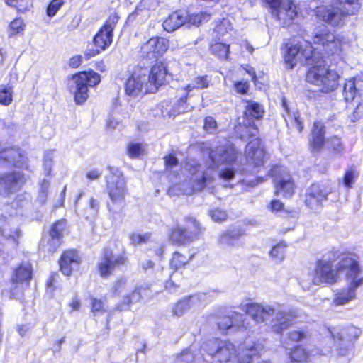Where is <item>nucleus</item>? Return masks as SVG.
Here are the masks:
<instances>
[{
	"mask_svg": "<svg viewBox=\"0 0 363 363\" xmlns=\"http://www.w3.org/2000/svg\"><path fill=\"white\" fill-rule=\"evenodd\" d=\"M206 347L207 352L220 363H251L252 358L262 349L259 344L245 342L237 354L233 343L228 341L218 342L216 339L208 340Z\"/></svg>",
	"mask_w": 363,
	"mask_h": 363,
	"instance_id": "nucleus-1",
	"label": "nucleus"
},
{
	"mask_svg": "<svg viewBox=\"0 0 363 363\" xmlns=\"http://www.w3.org/2000/svg\"><path fill=\"white\" fill-rule=\"evenodd\" d=\"M242 311L248 315L255 323H262L272 320V328L274 332L281 333L291 324L294 316L289 313L276 310L270 305H262L257 303L246 304L242 306Z\"/></svg>",
	"mask_w": 363,
	"mask_h": 363,
	"instance_id": "nucleus-2",
	"label": "nucleus"
},
{
	"mask_svg": "<svg viewBox=\"0 0 363 363\" xmlns=\"http://www.w3.org/2000/svg\"><path fill=\"white\" fill-rule=\"evenodd\" d=\"M339 6H320L317 7L316 15L323 21L333 26L344 24V17L356 14L360 9V0H332Z\"/></svg>",
	"mask_w": 363,
	"mask_h": 363,
	"instance_id": "nucleus-3",
	"label": "nucleus"
},
{
	"mask_svg": "<svg viewBox=\"0 0 363 363\" xmlns=\"http://www.w3.org/2000/svg\"><path fill=\"white\" fill-rule=\"evenodd\" d=\"M339 77L337 72L327 67L324 57L320 56L308 71L306 80L318 86L322 92L328 93L337 87Z\"/></svg>",
	"mask_w": 363,
	"mask_h": 363,
	"instance_id": "nucleus-4",
	"label": "nucleus"
},
{
	"mask_svg": "<svg viewBox=\"0 0 363 363\" xmlns=\"http://www.w3.org/2000/svg\"><path fill=\"white\" fill-rule=\"evenodd\" d=\"M319 57V52L313 50L308 42L301 43L292 39L285 45L284 58L289 69H292L298 63L311 67Z\"/></svg>",
	"mask_w": 363,
	"mask_h": 363,
	"instance_id": "nucleus-5",
	"label": "nucleus"
},
{
	"mask_svg": "<svg viewBox=\"0 0 363 363\" xmlns=\"http://www.w3.org/2000/svg\"><path fill=\"white\" fill-rule=\"evenodd\" d=\"M108 169L110 173L106 176V180L108 195L111 199L108 208L111 211L117 212L124 206L127 191L126 181L119 169L110 166Z\"/></svg>",
	"mask_w": 363,
	"mask_h": 363,
	"instance_id": "nucleus-6",
	"label": "nucleus"
},
{
	"mask_svg": "<svg viewBox=\"0 0 363 363\" xmlns=\"http://www.w3.org/2000/svg\"><path fill=\"white\" fill-rule=\"evenodd\" d=\"M337 263L340 279L345 278L348 284L354 286L363 284V272L359 266V257L353 253H343L337 256Z\"/></svg>",
	"mask_w": 363,
	"mask_h": 363,
	"instance_id": "nucleus-7",
	"label": "nucleus"
},
{
	"mask_svg": "<svg viewBox=\"0 0 363 363\" xmlns=\"http://www.w3.org/2000/svg\"><path fill=\"white\" fill-rule=\"evenodd\" d=\"M100 82V75L92 70L72 75L69 82V87L74 94L76 103L78 104L84 103L88 98V86H94Z\"/></svg>",
	"mask_w": 363,
	"mask_h": 363,
	"instance_id": "nucleus-8",
	"label": "nucleus"
},
{
	"mask_svg": "<svg viewBox=\"0 0 363 363\" xmlns=\"http://www.w3.org/2000/svg\"><path fill=\"white\" fill-rule=\"evenodd\" d=\"M184 228L177 226L172 230L170 240L177 245H184L196 239L202 232V227L196 219L191 216L185 218Z\"/></svg>",
	"mask_w": 363,
	"mask_h": 363,
	"instance_id": "nucleus-9",
	"label": "nucleus"
},
{
	"mask_svg": "<svg viewBox=\"0 0 363 363\" xmlns=\"http://www.w3.org/2000/svg\"><path fill=\"white\" fill-rule=\"evenodd\" d=\"M118 16L116 13L111 14L106 20L104 26L100 29L94 38V43L97 48L96 51L91 53H86L87 58L99 53L108 48L113 41V31L118 21Z\"/></svg>",
	"mask_w": 363,
	"mask_h": 363,
	"instance_id": "nucleus-10",
	"label": "nucleus"
},
{
	"mask_svg": "<svg viewBox=\"0 0 363 363\" xmlns=\"http://www.w3.org/2000/svg\"><path fill=\"white\" fill-rule=\"evenodd\" d=\"M313 42L328 55L336 54L342 50L341 38L335 36L325 26L314 33Z\"/></svg>",
	"mask_w": 363,
	"mask_h": 363,
	"instance_id": "nucleus-11",
	"label": "nucleus"
},
{
	"mask_svg": "<svg viewBox=\"0 0 363 363\" xmlns=\"http://www.w3.org/2000/svg\"><path fill=\"white\" fill-rule=\"evenodd\" d=\"M125 94L133 98L150 93L148 78L143 73L142 68L136 69L125 84Z\"/></svg>",
	"mask_w": 363,
	"mask_h": 363,
	"instance_id": "nucleus-12",
	"label": "nucleus"
},
{
	"mask_svg": "<svg viewBox=\"0 0 363 363\" xmlns=\"http://www.w3.org/2000/svg\"><path fill=\"white\" fill-rule=\"evenodd\" d=\"M340 280L339 273L337 272V264L335 266L333 264L331 259H323L317 262L313 283L319 285L323 283L334 284Z\"/></svg>",
	"mask_w": 363,
	"mask_h": 363,
	"instance_id": "nucleus-13",
	"label": "nucleus"
},
{
	"mask_svg": "<svg viewBox=\"0 0 363 363\" xmlns=\"http://www.w3.org/2000/svg\"><path fill=\"white\" fill-rule=\"evenodd\" d=\"M28 177L23 172L13 171L0 174V194L8 196L19 191Z\"/></svg>",
	"mask_w": 363,
	"mask_h": 363,
	"instance_id": "nucleus-14",
	"label": "nucleus"
},
{
	"mask_svg": "<svg viewBox=\"0 0 363 363\" xmlns=\"http://www.w3.org/2000/svg\"><path fill=\"white\" fill-rule=\"evenodd\" d=\"M272 172L274 174L275 194L285 198L291 197L295 184L290 173L279 167H274Z\"/></svg>",
	"mask_w": 363,
	"mask_h": 363,
	"instance_id": "nucleus-15",
	"label": "nucleus"
},
{
	"mask_svg": "<svg viewBox=\"0 0 363 363\" xmlns=\"http://www.w3.org/2000/svg\"><path fill=\"white\" fill-rule=\"evenodd\" d=\"M325 126L321 122L317 121L313 124V128L310 140V145L313 151L320 150L325 143ZM326 145L336 152L340 151L341 140L338 137H333L325 141Z\"/></svg>",
	"mask_w": 363,
	"mask_h": 363,
	"instance_id": "nucleus-16",
	"label": "nucleus"
},
{
	"mask_svg": "<svg viewBox=\"0 0 363 363\" xmlns=\"http://www.w3.org/2000/svg\"><path fill=\"white\" fill-rule=\"evenodd\" d=\"M143 72L148 78V84L150 87V93H155L158 88L168 82L171 74L168 73L166 65L159 62L154 65L150 69L142 68Z\"/></svg>",
	"mask_w": 363,
	"mask_h": 363,
	"instance_id": "nucleus-17",
	"label": "nucleus"
},
{
	"mask_svg": "<svg viewBox=\"0 0 363 363\" xmlns=\"http://www.w3.org/2000/svg\"><path fill=\"white\" fill-rule=\"evenodd\" d=\"M128 257L125 254L115 257L111 250L106 248L103 257L99 264V270L103 277L109 276L116 267L125 264Z\"/></svg>",
	"mask_w": 363,
	"mask_h": 363,
	"instance_id": "nucleus-18",
	"label": "nucleus"
},
{
	"mask_svg": "<svg viewBox=\"0 0 363 363\" xmlns=\"http://www.w3.org/2000/svg\"><path fill=\"white\" fill-rule=\"evenodd\" d=\"M330 190L323 184H313L306 193L305 203L312 210H318L322 202L327 199Z\"/></svg>",
	"mask_w": 363,
	"mask_h": 363,
	"instance_id": "nucleus-19",
	"label": "nucleus"
},
{
	"mask_svg": "<svg viewBox=\"0 0 363 363\" xmlns=\"http://www.w3.org/2000/svg\"><path fill=\"white\" fill-rule=\"evenodd\" d=\"M169 41L164 38H152L141 46L142 56L152 60L162 55L168 49Z\"/></svg>",
	"mask_w": 363,
	"mask_h": 363,
	"instance_id": "nucleus-20",
	"label": "nucleus"
},
{
	"mask_svg": "<svg viewBox=\"0 0 363 363\" xmlns=\"http://www.w3.org/2000/svg\"><path fill=\"white\" fill-rule=\"evenodd\" d=\"M245 157L250 166L259 167L263 165L265 152L258 138L252 139L246 145Z\"/></svg>",
	"mask_w": 363,
	"mask_h": 363,
	"instance_id": "nucleus-21",
	"label": "nucleus"
},
{
	"mask_svg": "<svg viewBox=\"0 0 363 363\" xmlns=\"http://www.w3.org/2000/svg\"><path fill=\"white\" fill-rule=\"evenodd\" d=\"M209 157L215 164H230L234 162L238 157V152L233 145L226 143L219 145L210 152Z\"/></svg>",
	"mask_w": 363,
	"mask_h": 363,
	"instance_id": "nucleus-22",
	"label": "nucleus"
},
{
	"mask_svg": "<svg viewBox=\"0 0 363 363\" xmlns=\"http://www.w3.org/2000/svg\"><path fill=\"white\" fill-rule=\"evenodd\" d=\"M0 235L6 240H11L15 245L18 243V240L21 234L16 217L13 216L9 218L4 216L0 217Z\"/></svg>",
	"mask_w": 363,
	"mask_h": 363,
	"instance_id": "nucleus-23",
	"label": "nucleus"
},
{
	"mask_svg": "<svg viewBox=\"0 0 363 363\" xmlns=\"http://www.w3.org/2000/svg\"><path fill=\"white\" fill-rule=\"evenodd\" d=\"M247 324L246 317L238 313H234L231 316H225L217 320V325L221 333L240 328L246 330L248 328Z\"/></svg>",
	"mask_w": 363,
	"mask_h": 363,
	"instance_id": "nucleus-24",
	"label": "nucleus"
},
{
	"mask_svg": "<svg viewBox=\"0 0 363 363\" xmlns=\"http://www.w3.org/2000/svg\"><path fill=\"white\" fill-rule=\"evenodd\" d=\"M205 297V294H199L183 298L175 304L173 308V313L177 316H182L187 311L199 308Z\"/></svg>",
	"mask_w": 363,
	"mask_h": 363,
	"instance_id": "nucleus-25",
	"label": "nucleus"
},
{
	"mask_svg": "<svg viewBox=\"0 0 363 363\" xmlns=\"http://www.w3.org/2000/svg\"><path fill=\"white\" fill-rule=\"evenodd\" d=\"M79 257L74 250L63 252L59 261L60 268L63 274L69 276L73 269L79 265Z\"/></svg>",
	"mask_w": 363,
	"mask_h": 363,
	"instance_id": "nucleus-26",
	"label": "nucleus"
},
{
	"mask_svg": "<svg viewBox=\"0 0 363 363\" xmlns=\"http://www.w3.org/2000/svg\"><path fill=\"white\" fill-rule=\"evenodd\" d=\"M26 159L18 147L5 148L0 151V162H8L18 167H23Z\"/></svg>",
	"mask_w": 363,
	"mask_h": 363,
	"instance_id": "nucleus-27",
	"label": "nucleus"
},
{
	"mask_svg": "<svg viewBox=\"0 0 363 363\" xmlns=\"http://www.w3.org/2000/svg\"><path fill=\"white\" fill-rule=\"evenodd\" d=\"M299 8L297 4L291 0H286L281 3L280 8L277 10V18L283 20L286 24L294 20L298 15Z\"/></svg>",
	"mask_w": 363,
	"mask_h": 363,
	"instance_id": "nucleus-28",
	"label": "nucleus"
},
{
	"mask_svg": "<svg viewBox=\"0 0 363 363\" xmlns=\"http://www.w3.org/2000/svg\"><path fill=\"white\" fill-rule=\"evenodd\" d=\"M362 91L363 79L362 78H352L345 83L343 94L347 101L353 100L357 94Z\"/></svg>",
	"mask_w": 363,
	"mask_h": 363,
	"instance_id": "nucleus-29",
	"label": "nucleus"
},
{
	"mask_svg": "<svg viewBox=\"0 0 363 363\" xmlns=\"http://www.w3.org/2000/svg\"><path fill=\"white\" fill-rule=\"evenodd\" d=\"M187 14L182 11H176L170 14L163 22L162 26L167 32H173L185 24Z\"/></svg>",
	"mask_w": 363,
	"mask_h": 363,
	"instance_id": "nucleus-30",
	"label": "nucleus"
},
{
	"mask_svg": "<svg viewBox=\"0 0 363 363\" xmlns=\"http://www.w3.org/2000/svg\"><path fill=\"white\" fill-rule=\"evenodd\" d=\"M244 235L245 230L243 228H233L222 233L219 236L218 242L221 245L232 247Z\"/></svg>",
	"mask_w": 363,
	"mask_h": 363,
	"instance_id": "nucleus-31",
	"label": "nucleus"
},
{
	"mask_svg": "<svg viewBox=\"0 0 363 363\" xmlns=\"http://www.w3.org/2000/svg\"><path fill=\"white\" fill-rule=\"evenodd\" d=\"M213 169H208L206 172H201V174H199L196 176L194 184L193 187L188 191H185L184 194H190L193 191H200L206 185H208L213 182V177L212 175Z\"/></svg>",
	"mask_w": 363,
	"mask_h": 363,
	"instance_id": "nucleus-32",
	"label": "nucleus"
},
{
	"mask_svg": "<svg viewBox=\"0 0 363 363\" xmlns=\"http://www.w3.org/2000/svg\"><path fill=\"white\" fill-rule=\"evenodd\" d=\"M211 83V78L207 75L205 76H199L196 77L191 83H189L184 90L186 92V94L184 96H181L179 99V104L183 105L186 103V100L187 98V94L191 91L193 89H205L209 86Z\"/></svg>",
	"mask_w": 363,
	"mask_h": 363,
	"instance_id": "nucleus-33",
	"label": "nucleus"
},
{
	"mask_svg": "<svg viewBox=\"0 0 363 363\" xmlns=\"http://www.w3.org/2000/svg\"><path fill=\"white\" fill-rule=\"evenodd\" d=\"M32 277V268L29 263H26L21 264L19 267H18L15 272L14 274L12 277L13 282L16 284L26 283L28 284V282L30 280Z\"/></svg>",
	"mask_w": 363,
	"mask_h": 363,
	"instance_id": "nucleus-34",
	"label": "nucleus"
},
{
	"mask_svg": "<svg viewBox=\"0 0 363 363\" xmlns=\"http://www.w3.org/2000/svg\"><path fill=\"white\" fill-rule=\"evenodd\" d=\"M359 286H354L353 284H348V287L342 289L335 294L333 303L336 306L345 305L355 297L356 290Z\"/></svg>",
	"mask_w": 363,
	"mask_h": 363,
	"instance_id": "nucleus-35",
	"label": "nucleus"
},
{
	"mask_svg": "<svg viewBox=\"0 0 363 363\" xmlns=\"http://www.w3.org/2000/svg\"><path fill=\"white\" fill-rule=\"evenodd\" d=\"M31 206V201L29 195H18L11 204V208L15 209L16 216L23 215Z\"/></svg>",
	"mask_w": 363,
	"mask_h": 363,
	"instance_id": "nucleus-36",
	"label": "nucleus"
},
{
	"mask_svg": "<svg viewBox=\"0 0 363 363\" xmlns=\"http://www.w3.org/2000/svg\"><path fill=\"white\" fill-rule=\"evenodd\" d=\"M62 240L58 238L50 236V234L43 237L40 242V247L49 253H54L60 246Z\"/></svg>",
	"mask_w": 363,
	"mask_h": 363,
	"instance_id": "nucleus-37",
	"label": "nucleus"
},
{
	"mask_svg": "<svg viewBox=\"0 0 363 363\" xmlns=\"http://www.w3.org/2000/svg\"><path fill=\"white\" fill-rule=\"evenodd\" d=\"M264 109L261 104L253 101H247L245 116L246 118H261L263 116Z\"/></svg>",
	"mask_w": 363,
	"mask_h": 363,
	"instance_id": "nucleus-38",
	"label": "nucleus"
},
{
	"mask_svg": "<svg viewBox=\"0 0 363 363\" xmlns=\"http://www.w3.org/2000/svg\"><path fill=\"white\" fill-rule=\"evenodd\" d=\"M360 335L361 330L359 328L354 326H350L338 334L337 338L342 341L352 342L357 340Z\"/></svg>",
	"mask_w": 363,
	"mask_h": 363,
	"instance_id": "nucleus-39",
	"label": "nucleus"
},
{
	"mask_svg": "<svg viewBox=\"0 0 363 363\" xmlns=\"http://www.w3.org/2000/svg\"><path fill=\"white\" fill-rule=\"evenodd\" d=\"M141 298V294L139 290L135 289L129 296L124 297L121 303L116 306L117 311L126 310L130 303L138 302Z\"/></svg>",
	"mask_w": 363,
	"mask_h": 363,
	"instance_id": "nucleus-40",
	"label": "nucleus"
},
{
	"mask_svg": "<svg viewBox=\"0 0 363 363\" xmlns=\"http://www.w3.org/2000/svg\"><path fill=\"white\" fill-rule=\"evenodd\" d=\"M289 356L293 362H307L309 359L308 353L301 347H296Z\"/></svg>",
	"mask_w": 363,
	"mask_h": 363,
	"instance_id": "nucleus-41",
	"label": "nucleus"
},
{
	"mask_svg": "<svg viewBox=\"0 0 363 363\" xmlns=\"http://www.w3.org/2000/svg\"><path fill=\"white\" fill-rule=\"evenodd\" d=\"M211 52L220 58L225 59L229 52V45L223 43L216 42L211 45Z\"/></svg>",
	"mask_w": 363,
	"mask_h": 363,
	"instance_id": "nucleus-42",
	"label": "nucleus"
},
{
	"mask_svg": "<svg viewBox=\"0 0 363 363\" xmlns=\"http://www.w3.org/2000/svg\"><path fill=\"white\" fill-rule=\"evenodd\" d=\"M13 101V89L11 86H0V104L9 106Z\"/></svg>",
	"mask_w": 363,
	"mask_h": 363,
	"instance_id": "nucleus-43",
	"label": "nucleus"
},
{
	"mask_svg": "<svg viewBox=\"0 0 363 363\" xmlns=\"http://www.w3.org/2000/svg\"><path fill=\"white\" fill-rule=\"evenodd\" d=\"M286 247V245L284 242L278 243L270 251V257L274 259L276 262H281L284 258Z\"/></svg>",
	"mask_w": 363,
	"mask_h": 363,
	"instance_id": "nucleus-44",
	"label": "nucleus"
},
{
	"mask_svg": "<svg viewBox=\"0 0 363 363\" xmlns=\"http://www.w3.org/2000/svg\"><path fill=\"white\" fill-rule=\"evenodd\" d=\"M66 226L67 221L65 220H58L51 226L48 234H50V236H54L62 240Z\"/></svg>",
	"mask_w": 363,
	"mask_h": 363,
	"instance_id": "nucleus-45",
	"label": "nucleus"
},
{
	"mask_svg": "<svg viewBox=\"0 0 363 363\" xmlns=\"http://www.w3.org/2000/svg\"><path fill=\"white\" fill-rule=\"evenodd\" d=\"M309 335V331L304 328L292 330L287 333L288 339L294 342L302 341Z\"/></svg>",
	"mask_w": 363,
	"mask_h": 363,
	"instance_id": "nucleus-46",
	"label": "nucleus"
},
{
	"mask_svg": "<svg viewBox=\"0 0 363 363\" xmlns=\"http://www.w3.org/2000/svg\"><path fill=\"white\" fill-rule=\"evenodd\" d=\"M282 106L284 108L285 111H286L289 118L291 120V125L295 126L297 128L298 131L301 133L303 128V126L302 121L300 120L298 113H295L294 116L291 118L290 114L289 113L287 103L285 99H282Z\"/></svg>",
	"mask_w": 363,
	"mask_h": 363,
	"instance_id": "nucleus-47",
	"label": "nucleus"
},
{
	"mask_svg": "<svg viewBox=\"0 0 363 363\" xmlns=\"http://www.w3.org/2000/svg\"><path fill=\"white\" fill-rule=\"evenodd\" d=\"M189 258L179 252H174L170 262L172 268L179 269L189 262Z\"/></svg>",
	"mask_w": 363,
	"mask_h": 363,
	"instance_id": "nucleus-48",
	"label": "nucleus"
},
{
	"mask_svg": "<svg viewBox=\"0 0 363 363\" xmlns=\"http://www.w3.org/2000/svg\"><path fill=\"white\" fill-rule=\"evenodd\" d=\"M196 346L193 345L190 347L184 350L178 358V362H192L195 359L196 354H194Z\"/></svg>",
	"mask_w": 363,
	"mask_h": 363,
	"instance_id": "nucleus-49",
	"label": "nucleus"
},
{
	"mask_svg": "<svg viewBox=\"0 0 363 363\" xmlns=\"http://www.w3.org/2000/svg\"><path fill=\"white\" fill-rule=\"evenodd\" d=\"M210 15L206 13L187 15L188 23L193 26H199L203 21H208Z\"/></svg>",
	"mask_w": 363,
	"mask_h": 363,
	"instance_id": "nucleus-50",
	"label": "nucleus"
},
{
	"mask_svg": "<svg viewBox=\"0 0 363 363\" xmlns=\"http://www.w3.org/2000/svg\"><path fill=\"white\" fill-rule=\"evenodd\" d=\"M150 238L151 234L149 233L143 234L132 233L130 235V242L134 245L147 243L150 240Z\"/></svg>",
	"mask_w": 363,
	"mask_h": 363,
	"instance_id": "nucleus-51",
	"label": "nucleus"
},
{
	"mask_svg": "<svg viewBox=\"0 0 363 363\" xmlns=\"http://www.w3.org/2000/svg\"><path fill=\"white\" fill-rule=\"evenodd\" d=\"M90 300L91 301V312L94 315L102 314L106 311L104 301L94 297H91Z\"/></svg>",
	"mask_w": 363,
	"mask_h": 363,
	"instance_id": "nucleus-52",
	"label": "nucleus"
},
{
	"mask_svg": "<svg viewBox=\"0 0 363 363\" xmlns=\"http://www.w3.org/2000/svg\"><path fill=\"white\" fill-rule=\"evenodd\" d=\"M359 176L358 172L354 169L353 167H351L347 170L345 172L343 183L344 185L347 187L350 188L352 185V184L354 182L355 179Z\"/></svg>",
	"mask_w": 363,
	"mask_h": 363,
	"instance_id": "nucleus-53",
	"label": "nucleus"
},
{
	"mask_svg": "<svg viewBox=\"0 0 363 363\" xmlns=\"http://www.w3.org/2000/svg\"><path fill=\"white\" fill-rule=\"evenodd\" d=\"M24 23L22 18H17L11 22L9 26L10 35H16L23 30Z\"/></svg>",
	"mask_w": 363,
	"mask_h": 363,
	"instance_id": "nucleus-54",
	"label": "nucleus"
},
{
	"mask_svg": "<svg viewBox=\"0 0 363 363\" xmlns=\"http://www.w3.org/2000/svg\"><path fill=\"white\" fill-rule=\"evenodd\" d=\"M63 4L64 0H52L47 8L48 16L53 17Z\"/></svg>",
	"mask_w": 363,
	"mask_h": 363,
	"instance_id": "nucleus-55",
	"label": "nucleus"
},
{
	"mask_svg": "<svg viewBox=\"0 0 363 363\" xmlns=\"http://www.w3.org/2000/svg\"><path fill=\"white\" fill-rule=\"evenodd\" d=\"M53 157V151H48L44 155L43 169L48 175L50 174L52 170Z\"/></svg>",
	"mask_w": 363,
	"mask_h": 363,
	"instance_id": "nucleus-56",
	"label": "nucleus"
},
{
	"mask_svg": "<svg viewBox=\"0 0 363 363\" xmlns=\"http://www.w3.org/2000/svg\"><path fill=\"white\" fill-rule=\"evenodd\" d=\"M209 215L215 222H223L227 218L226 212L220 208H216L210 211Z\"/></svg>",
	"mask_w": 363,
	"mask_h": 363,
	"instance_id": "nucleus-57",
	"label": "nucleus"
},
{
	"mask_svg": "<svg viewBox=\"0 0 363 363\" xmlns=\"http://www.w3.org/2000/svg\"><path fill=\"white\" fill-rule=\"evenodd\" d=\"M142 150V146L139 143H130L128 146V153L132 158L138 157Z\"/></svg>",
	"mask_w": 363,
	"mask_h": 363,
	"instance_id": "nucleus-58",
	"label": "nucleus"
},
{
	"mask_svg": "<svg viewBox=\"0 0 363 363\" xmlns=\"http://www.w3.org/2000/svg\"><path fill=\"white\" fill-rule=\"evenodd\" d=\"M204 129L210 133H214L217 129V123L212 116H208L204 120Z\"/></svg>",
	"mask_w": 363,
	"mask_h": 363,
	"instance_id": "nucleus-59",
	"label": "nucleus"
},
{
	"mask_svg": "<svg viewBox=\"0 0 363 363\" xmlns=\"http://www.w3.org/2000/svg\"><path fill=\"white\" fill-rule=\"evenodd\" d=\"M166 169H171L178 165L177 158L172 154H169L164 157Z\"/></svg>",
	"mask_w": 363,
	"mask_h": 363,
	"instance_id": "nucleus-60",
	"label": "nucleus"
},
{
	"mask_svg": "<svg viewBox=\"0 0 363 363\" xmlns=\"http://www.w3.org/2000/svg\"><path fill=\"white\" fill-rule=\"evenodd\" d=\"M235 176V170L233 168L226 167L221 169L219 172V177L224 181H230Z\"/></svg>",
	"mask_w": 363,
	"mask_h": 363,
	"instance_id": "nucleus-61",
	"label": "nucleus"
},
{
	"mask_svg": "<svg viewBox=\"0 0 363 363\" xmlns=\"http://www.w3.org/2000/svg\"><path fill=\"white\" fill-rule=\"evenodd\" d=\"M49 186V182L46 181V179H43V183L40 186V191H39L38 199L40 201L43 202L45 201L47 194H48V188Z\"/></svg>",
	"mask_w": 363,
	"mask_h": 363,
	"instance_id": "nucleus-62",
	"label": "nucleus"
},
{
	"mask_svg": "<svg viewBox=\"0 0 363 363\" xmlns=\"http://www.w3.org/2000/svg\"><path fill=\"white\" fill-rule=\"evenodd\" d=\"M269 208L272 212H279L284 208V204L280 201L274 199L269 203Z\"/></svg>",
	"mask_w": 363,
	"mask_h": 363,
	"instance_id": "nucleus-63",
	"label": "nucleus"
},
{
	"mask_svg": "<svg viewBox=\"0 0 363 363\" xmlns=\"http://www.w3.org/2000/svg\"><path fill=\"white\" fill-rule=\"evenodd\" d=\"M236 91L240 94H245L248 91L249 86L247 82H239L235 84Z\"/></svg>",
	"mask_w": 363,
	"mask_h": 363,
	"instance_id": "nucleus-64",
	"label": "nucleus"
}]
</instances>
